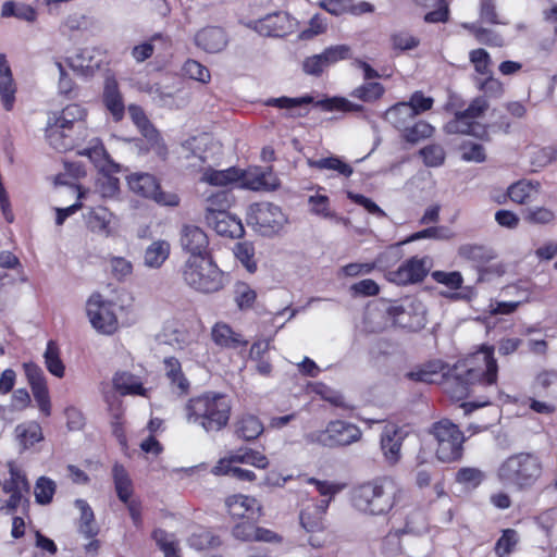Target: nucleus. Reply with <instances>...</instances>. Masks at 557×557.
Segmentation results:
<instances>
[{"label":"nucleus","mask_w":557,"mask_h":557,"mask_svg":"<svg viewBox=\"0 0 557 557\" xmlns=\"http://www.w3.org/2000/svg\"><path fill=\"white\" fill-rule=\"evenodd\" d=\"M407 492L389 476H382L354 487L351 504L360 512L384 516L404 505Z\"/></svg>","instance_id":"1"},{"label":"nucleus","mask_w":557,"mask_h":557,"mask_svg":"<svg viewBox=\"0 0 557 557\" xmlns=\"http://www.w3.org/2000/svg\"><path fill=\"white\" fill-rule=\"evenodd\" d=\"M488 108L490 103L484 97H475L466 106L460 95L448 91L444 110L451 113L454 117L445 124L444 131L447 134L470 135L483 141H490L487 125L476 121Z\"/></svg>","instance_id":"2"},{"label":"nucleus","mask_w":557,"mask_h":557,"mask_svg":"<svg viewBox=\"0 0 557 557\" xmlns=\"http://www.w3.org/2000/svg\"><path fill=\"white\" fill-rule=\"evenodd\" d=\"M184 411L189 424L198 425L207 433H216L230 422L232 401L226 394L206 392L189 398Z\"/></svg>","instance_id":"3"},{"label":"nucleus","mask_w":557,"mask_h":557,"mask_svg":"<svg viewBox=\"0 0 557 557\" xmlns=\"http://www.w3.org/2000/svg\"><path fill=\"white\" fill-rule=\"evenodd\" d=\"M543 474V462L534 453L520 451L508 456L497 468L502 485L520 492L536 485Z\"/></svg>","instance_id":"4"},{"label":"nucleus","mask_w":557,"mask_h":557,"mask_svg":"<svg viewBox=\"0 0 557 557\" xmlns=\"http://www.w3.org/2000/svg\"><path fill=\"white\" fill-rule=\"evenodd\" d=\"M182 277L200 293H215L224 286L223 272L211 257H189L182 268Z\"/></svg>","instance_id":"5"},{"label":"nucleus","mask_w":557,"mask_h":557,"mask_svg":"<svg viewBox=\"0 0 557 557\" xmlns=\"http://www.w3.org/2000/svg\"><path fill=\"white\" fill-rule=\"evenodd\" d=\"M457 366H460L467 380L475 387L492 386L497 382L498 364L494 357L493 346L483 345Z\"/></svg>","instance_id":"6"},{"label":"nucleus","mask_w":557,"mask_h":557,"mask_svg":"<svg viewBox=\"0 0 557 557\" xmlns=\"http://www.w3.org/2000/svg\"><path fill=\"white\" fill-rule=\"evenodd\" d=\"M362 432L356 424L345 420L330 421L324 430H315L304 435L309 445L336 448L360 441Z\"/></svg>","instance_id":"7"},{"label":"nucleus","mask_w":557,"mask_h":557,"mask_svg":"<svg viewBox=\"0 0 557 557\" xmlns=\"http://www.w3.org/2000/svg\"><path fill=\"white\" fill-rule=\"evenodd\" d=\"M430 433L436 440V457L443 462L459 460L463 453L465 435L451 421L447 419L435 422Z\"/></svg>","instance_id":"8"},{"label":"nucleus","mask_w":557,"mask_h":557,"mask_svg":"<svg viewBox=\"0 0 557 557\" xmlns=\"http://www.w3.org/2000/svg\"><path fill=\"white\" fill-rule=\"evenodd\" d=\"M247 223L259 234L272 236L284 227L287 216L278 206L262 201L249 206Z\"/></svg>","instance_id":"9"},{"label":"nucleus","mask_w":557,"mask_h":557,"mask_svg":"<svg viewBox=\"0 0 557 557\" xmlns=\"http://www.w3.org/2000/svg\"><path fill=\"white\" fill-rule=\"evenodd\" d=\"M425 307L417 298H406L400 305L388 308L394 322L411 331H419L425 326Z\"/></svg>","instance_id":"10"},{"label":"nucleus","mask_w":557,"mask_h":557,"mask_svg":"<svg viewBox=\"0 0 557 557\" xmlns=\"http://www.w3.org/2000/svg\"><path fill=\"white\" fill-rule=\"evenodd\" d=\"M86 310L91 325L99 333L111 335L117 330L113 305L103 300L101 295H92L87 301Z\"/></svg>","instance_id":"11"},{"label":"nucleus","mask_w":557,"mask_h":557,"mask_svg":"<svg viewBox=\"0 0 557 557\" xmlns=\"http://www.w3.org/2000/svg\"><path fill=\"white\" fill-rule=\"evenodd\" d=\"M350 57L351 49L348 45L331 46L319 54L306 58L302 62V70L308 75L320 76L325 69Z\"/></svg>","instance_id":"12"},{"label":"nucleus","mask_w":557,"mask_h":557,"mask_svg":"<svg viewBox=\"0 0 557 557\" xmlns=\"http://www.w3.org/2000/svg\"><path fill=\"white\" fill-rule=\"evenodd\" d=\"M428 257H412L401 263L397 270L388 273V280L397 285H408L422 282L429 273Z\"/></svg>","instance_id":"13"},{"label":"nucleus","mask_w":557,"mask_h":557,"mask_svg":"<svg viewBox=\"0 0 557 557\" xmlns=\"http://www.w3.org/2000/svg\"><path fill=\"white\" fill-rule=\"evenodd\" d=\"M128 113L134 124L147 139L149 149L153 150L159 158L164 160L168 156V148L144 110L137 104H129Z\"/></svg>","instance_id":"14"},{"label":"nucleus","mask_w":557,"mask_h":557,"mask_svg":"<svg viewBox=\"0 0 557 557\" xmlns=\"http://www.w3.org/2000/svg\"><path fill=\"white\" fill-rule=\"evenodd\" d=\"M295 20L287 12L278 11L253 22V29L262 36L284 37L293 33Z\"/></svg>","instance_id":"15"},{"label":"nucleus","mask_w":557,"mask_h":557,"mask_svg":"<svg viewBox=\"0 0 557 557\" xmlns=\"http://www.w3.org/2000/svg\"><path fill=\"white\" fill-rule=\"evenodd\" d=\"M408 433L396 424H386L381 433L380 445L385 461L394 466L401 458V446Z\"/></svg>","instance_id":"16"},{"label":"nucleus","mask_w":557,"mask_h":557,"mask_svg":"<svg viewBox=\"0 0 557 557\" xmlns=\"http://www.w3.org/2000/svg\"><path fill=\"white\" fill-rule=\"evenodd\" d=\"M181 246L190 257H211L209 251V238L199 226L185 224L181 230Z\"/></svg>","instance_id":"17"},{"label":"nucleus","mask_w":557,"mask_h":557,"mask_svg":"<svg viewBox=\"0 0 557 557\" xmlns=\"http://www.w3.org/2000/svg\"><path fill=\"white\" fill-rule=\"evenodd\" d=\"M239 185L251 190H274L280 182L270 168H255L248 171L240 170Z\"/></svg>","instance_id":"18"},{"label":"nucleus","mask_w":557,"mask_h":557,"mask_svg":"<svg viewBox=\"0 0 557 557\" xmlns=\"http://www.w3.org/2000/svg\"><path fill=\"white\" fill-rule=\"evenodd\" d=\"M228 513L235 519L257 521L261 516L260 503L251 496L232 495L225 499Z\"/></svg>","instance_id":"19"},{"label":"nucleus","mask_w":557,"mask_h":557,"mask_svg":"<svg viewBox=\"0 0 557 557\" xmlns=\"http://www.w3.org/2000/svg\"><path fill=\"white\" fill-rule=\"evenodd\" d=\"M79 156L87 157L101 173H119L121 165L114 162L99 138L89 141V146L78 151Z\"/></svg>","instance_id":"20"},{"label":"nucleus","mask_w":557,"mask_h":557,"mask_svg":"<svg viewBox=\"0 0 557 557\" xmlns=\"http://www.w3.org/2000/svg\"><path fill=\"white\" fill-rule=\"evenodd\" d=\"M443 389L453 400H461L475 392V386L467 380V376L460 370V366H455L443 382Z\"/></svg>","instance_id":"21"},{"label":"nucleus","mask_w":557,"mask_h":557,"mask_svg":"<svg viewBox=\"0 0 557 557\" xmlns=\"http://www.w3.org/2000/svg\"><path fill=\"white\" fill-rule=\"evenodd\" d=\"M17 84L7 55L0 53V99L5 111H12L16 100Z\"/></svg>","instance_id":"22"},{"label":"nucleus","mask_w":557,"mask_h":557,"mask_svg":"<svg viewBox=\"0 0 557 557\" xmlns=\"http://www.w3.org/2000/svg\"><path fill=\"white\" fill-rule=\"evenodd\" d=\"M102 102L115 122H120L124 117L125 104L123 96L120 91L119 83L113 76H108L104 81Z\"/></svg>","instance_id":"23"},{"label":"nucleus","mask_w":557,"mask_h":557,"mask_svg":"<svg viewBox=\"0 0 557 557\" xmlns=\"http://www.w3.org/2000/svg\"><path fill=\"white\" fill-rule=\"evenodd\" d=\"M205 221L223 237L240 238L245 233L242 220L230 212L218 213L215 216L206 218Z\"/></svg>","instance_id":"24"},{"label":"nucleus","mask_w":557,"mask_h":557,"mask_svg":"<svg viewBox=\"0 0 557 557\" xmlns=\"http://www.w3.org/2000/svg\"><path fill=\"white\" fill-rule=\"evenodd\" d=\"M211 338L216 346L225 349H237L248 345V341L225 322H216L212 326Z\"/></svg>","instance_id":"25"},{"label":"nucleus","mask_w":557,"mask_h":557,"mask_svg":"<svg viewBox=\"0 0 557 557\" xmlns=\"http://www.w3.org/2000/svg\"><path fill=\"white\" fill-rule=\"evenodd\" d=\"M163 368L172 391L178 396L187 395L190 382L185 376L180 360L175 357H166L163 359Z\"/></svg>","instance_id":"26"},{"label":"nucleus","mask_w":557,"mask_h":557,"mask_svg":"<svg viewBox=\"0 0 557 557\" xmlns=\"http://www.w3.org/2000/svg\"><path fill=\"white\" fill-rule=\"evenodd\" d=\"M196 45L209 53H218L227 45L224 30L220 27H206L195 36Z\"/></svg>","instance_id":"27"},{"label":"nucleus","mask_w":557,"mask_h":557,"mask_svg":"<svg viewBox=\"0 0 557 557\" xmlns=\"http://www.w3.org/2000/svg\"><path fill=\"white\" fill-rule=\"evenodd\" d=\"M113 387L121 395L147 396V388L144 387L139 376L127 372L117 371L112 379Z\"/></svg>","instance_id":"28"},{"label":"nucleus","mask_w":557,"mask_h":557,"mask_svg":"<svg viewBox=\"0 0 557 557\" xmlns=\"http://www.w3.org/2000/svg\"><path fill=\"white\" fill-rule=\"evenodd\" d=\"M66 62L74 72L83 76H91L100 67V60L96 59L94 50L87 48L69 57Z\"/></svg>","instance_id":"29"},{"label":"nucleus","mask_w":557,"mask_h":557,"mask_svg":"<svg viewBox=\"0 0 557 557\" xmlns=\"http://www.w3.org/2000/svg\"><path fill=\"white\" fill-rule=\"evenodd\" d=\"M14 435L22 449H28L44 440L41 426L35 421L17 424L14 429Z\"/></svg>","instance_id":"30"},{"label":"nucleus","mask_w":557,"mask_h":557,"mask_svg":"<svg viewBox=\"0 0 557 557\" xmlns=\"http://www.w3.org/2000/svg\"><path fill=\"white\" fill-rule=\"evenodd\" d=\"M86 116V110L76 103L66 106L60 112L53 113L48 121L64 128L72 131L75 123L82 122Z\"/></svg>","instance_id":"31"},{"label":"nucleus","mask_w":557,"mask_h":557,"mask_svg":"<svg viewBox=\"0 0 557 557\" xmlns=\"http://www.w3.org/2000/svg\"><path fill=\"white\" fill-rule=\"evenodd\" d=\"M263 423L253 414L240 416L235 422V435L244 441H253L263 433Z\"/></svg>","instance_id":"32"},{"label":"nucleus","mask_w":557,"mask_h":557,"mask_svg":"<svg viewBox=\"0 0 557 557\" xmlns=\"http://www.w3.org/2000/svg\"><path fill=\"white\" fill-rule=\"evenodd\" d=\"M129 189L147 199H150L160 185L158 178L150 173H133L127 177Z\"/></svg>","instance_id":"33"},{"label":"nucleus","mask_w":557,"mask_h":557,"mask_svg":"<svg viewBox=\"0 0 557 557\" xmlns=\"http://www.w3.org/2000/svg\"><path fill=\"white\" fill-rule=\"evenodd\" d=\"M307 164L311 169L332 171L346 178L350 177L354 173L352 166L338 156H330L317 160L307 159Z\"/></svg>","instance_id":"34"},{"label":"nucleus","mask_w":557,"mask_h":557,"mask_svg":"<svg viewBox=\"0 0 557 557\" xmlns=\"http://www.w3.org/2000/svg\"><path fill=\"white\" fill-rule=\"evenodd\" d=\"M112 478L117 498L122 503H128V499H132L134 487L133 481L125 467L117 462L114 463L112 467Z\"/></svg>","instance_id":"35"},{"label":"nucleus","mask_w":557,"mask_h":557,"mask_svg":"<svg viewBox=\"0 0 557 557\" xmlns=\"http://www.w3.org/2000/svg\"><path fill=\"white\" fill-rule=\"evenodd\" d=\"M233 201L234 196L230 190H220L209 195L206 198L205 219L228 212Z\"/></svg>","instance_id":"36"},{"label":"nucleus","mask_w":557,"mask_h":557,"mask_svg":"<svg viewBox=\"0 0 557 557\" xmlns=\"http://www.w3.org/2000/svg\"><path fill=\"white\" fill-rule=\"evenodd\" d=\"M239 177L240 170L235 166H231L225 170H214L212 168H208L203 172L201 181L212 186H227L237 183Z\"/></svg>","instance_id":"37"},{"label":"nucleus","mask_w":557,"mask_h":557,"mask_svg":"<svg viewBox=\"0 0 557 557\" xmlns=\"http://www.w3.org/2000/svg\"><path fill=\"white\" fill-rule=\"evenodd\" d=\"M46 138L49 145L59 152L67 151L73 147L71 132L49 121L46 126Z\"/></svg>","instance_id":"38"},{"label":"nucleus","mask_w":557,"mask_h":557,"mask_svg":"<svg viewBox=\"0 0 557 557\" xmlns=\"http://www.w3.org/2000/svg\"><path fill=\"white\" fill-rule=\"evenodd\" d=\"M113 214L103 207L94 208L87 216V225L94 233L109 236L112 232L111 222Z\"/></svg>","instance_id":"39"},{"label":"nucleus","mask_w":557,"mask_h":557,"mask_svg":"<svg viewBox=\"0 0 557 557\" xmlns=\"http://www.w3.org/2000/svg\"><path fill=\"white\" fill-rule=\"evenodd\" d=\"M462 27L474 36L476 41L488 47H503L504 37L490 28L482 27L479 23H463Z\"/></svg>","instance_id":"40"},{"label":"nucleus","mask_w":557,"mask_h":557,"mask_svg":"<svg viewBox=\"0 0 557 557\" xmlns=\"http://www.w3.org/2000/svg\"><path fill=\"white\" fill-rule=\"evenodd\" d=\"M414 117L413 109L406 102L396 103L385 112V119L399 131H404Z\"/></svg>","instance_id":"41"},{"label":"nucleus","mask_w":557,"mask_h":557,"mask_svg":"<svg viewBox=\"0 0 557 557\" xmlns=\"http://www.w3.org/2000/svg\"><path fill=\"white\" fill-rule=\"evenodd\" d=\"M228 463H246L258 469H267L269 460L265 455L251 448H239L230 454Z\"/></svg>","instance_id":"42"},{"label":"nucleus","mask_w":557,"mask_h":557,"mask_svg":"<svg viewBox=\"0 0 557 557\" xmlns=\"http://www.w3.org/2000/svg\"><path fill=\"white\" fill-rule=\"evenodd\" d=\"M458 255L478 267L484 265L495 258L494 251L483 245L466 244L459 247Z\"/></svg>","instance_id":"43"},{"label":"nucleus","mask_w":557,"mask_h":557,"mask_svg":"<svg viewBox=\"0 0 557 557\" xmlns=\"http://www.w3.org/2000/svg\"><path fill=\"white\" fill-rule=\"evenodd\" d=\"M170 255V244L165 240L153 242L145 251V264L149 268H160Z\"/></svg>","instance_id":"44"},{"label":"nucleus","mask_w":557,"mask_h":557,"mask_svg":"<svg viewBox=\"0 0 557 557\" xmlns=\"http://www.w3.org/2000/svg\"><path fill=\"white\" fill-rule=\"evenodd\" d=\"M75 506L81 511L79 532L86 537H95L98 534V528L94 524L95 516L91 507L85 499H76Z\"/></svg>","instance_id":"45"},{"label":"nucleus","mask_w":557,"mask_h":557,"mask_svg":"<svg viewBox=\"0 0 557 557\" xmlns=\"http://www.w3.org/2000/svg\"><path fill=\"white\" fill-rule=\"evenodd\" d=\"M384 92L385 88L381 83L366 82L362 85L356 87L350 92V97L359 99L362 102L372 103L382 98Z\"/></svg>","instance_id":"46"},{"label":"nucleus","mask_w":557,"mask_h":557,"mask_svg":"<svg viewBox=\"0 0 557 557\" xmlns=\"http://www.w3.org/2000/svg\"><path fill=\"white\" fill-rule=\"evenodd\" d=\"M10 478L5 480L2 484V490L4 493H28L30 490V485L25 473L16 468L15 466L10 463Z\"/></svg>","instance_id":"47"},{"label":"nucleus","mask_w":557,"mask_h":557,"mask_svg":"<svg viewBox=\"0 0 557 557\" xmlns=\"http://www.w3.org/2000/svg\"><path fill=\"white\" fill-rule=\"evenodd\" d=\"M187 541L189 546L197 550H205L220 545L219 536L205 528H198L189 535Z\"/></svg>","instance_id":"48"},{"label":"nucleus","mask_w":557,"mask_h":557,"mask_svg":"<svg viewBox=\"0 0 557 557\" xmlns=\"http://www.w3.org/2000/svg\"><path fill=\"white\" fill-rule=\"evenodd\" d=\"M539 183L530 181H518L508 187L507 195L516 203L523 205L529 201L531 195L536 191Z\"/></svg>","instance_id":"49"},{"label":"nucleus","mask_w":557,"mask_h":557,"mask_svg":"<svg viewBox=\"0 0 557 557\" xmlns=\"http://www.w3.org/2000/svg\"><path fill=\"white\" fill-rule=\"evenodd\" d=\"M45 363L48 371L57 377H63L65 367L60 358V350L54 341H49L44 354Z\"/></svg>","instance_id":"50"},{"label":"nucleus","mask_w":557,"mask_h":557,"mask_svg":"<svg viewBox=\"0 0 557 557\" xmlns=\"http://www.w3.org/2000/svg\"><path fill=\"white\" fill-rule=\"evenodd\" d=\"M315 104L326 112H361L364 109L362 104L351 102L344 97L327 98L318 101Z\"/></svg>","instance_id":"51"},{"label":"nucleus","mask_w":557,"mask_h":557,"mask_svg":"<svg viewBox=\"0 0 557 557\" xmlns=\"http://www.w3.org/2000/svg\"><path fill=\"white\" fill-rule=\"evenodd\" d=\"M233 252L236 260H238L249 273H255L257 271L255 247L251 243L240 242L235 244Z\"/></svg>","instance_id":"52"},{"label":"nucleus","mask_w":557,"mask_h":557,"mask_svg":"<svg viewBox=\"0 0 557 557\" xmlns=\"http://www.w3.org/2000/svg\"><path fill=\"white\" fill-rule=\"evenodd\" d=\"M440 370L441 364L438 362H429L407 372L406 377L410 381L432 384L435 382V376L438 375Z\"/></svg>","instance_id":"53"},{"label":"nucleus","mask_w":557,"mask_h":557,"mask_svg":"<svg viewBox=\"0 0 557 557\" xmlns=\"http://www.w3.org/2000/svg\"><path fill=\"white\" fill-rule=\"evenodd\" d=\"M1 15L3 17L15 16L27 22H34L37 18V12L33 7L24 3L16 4L13 1L3 3Z\"/></svg>","instance_id":"54"},{"label":"nucleus","mask_w":557,"mask_h":557,"mask_svg":"<svg viewBox=\"0 0 557 557\" xmlns=\"http://www.w3.org/2000/svg\"><path fill=\"white\" fill-rule=\"evenodd\" d=\"M403 132V138L410 143V144H417L423 139H426L432 136L434 128L431 124L419 121L413 123L412 125L409 124Z\"/></svg>","instance_id":"55"},{"label":"nucleus","mask_w":557,"mask_h":557,"mask_svg":"<svg viewBox=\"0 0 557 557\" xmlns=\"http://www.w3.org/2000/svg\"><path fill=\"white\" fill-rule=\"evenodd\" d=\"M537 525L545 532L550 545H556L557 536V509L553 508L536 517Z\"/></svg>","instance_id":"56"},{"label":"nucleus","mask_w":557,"mask_h":557,"mask_svg":"<svg viewBox=\"0 0 557 557\" xmlns=\"http://www.w3.org/2000/svg\"><path fill=\"white\" fill-rule=\"evenodd\" d=\"M519 542V534L513 529H506L495 544V554L498 557H509Z\"/></svg>","instance_id":"57"},{"label":"nucleus","mask_w":557,"mask_h":557,"mask_svg":"<svg viewBox=\"0 0 557 557\" xmlns=\"http://www.w3.org/2000/svg\"><path fill=\"white\" fill-rule=\"evenodd\" d=\"M234 295V300L240 310L250 309L257 299L256 290L245 282L235 284Z\"/></svg>","instance_id":"58"},{"label":"nucleus","mask_w":557,"mask_h":557,"mask_svg":"<svg viewBox=\"0 0 557 557\" xmlns=\"http://www.w3.org/2000/svg\"><path fill=\"white\" fill-rule=\"evenodd\" d=\"M55 483L47 478L40 476L35 484V499L39 505H48L52 502L55 493Z\"/></svg>","instance_id":"59"},{"label":"nucleus","mask_w":557,"mask_h":557,"mask_svg":"<svg viewBox=\"0 0 557 557\" xmlns=\"http://www.w3.org/2000/svg\"><path fill=\"white\" fill-rule=\"evenodd\" d=\"M469 60L479 75L488 76L492 74V59L485 49L479 48L471 50L469 53Z\"/></svg>","instance_id":"60"},{"label":"nucleus","mask_w":557,"mask_h":557,"mask_svg":"<svg viewBox=\"0 0 557 557\" xmlns=\"http://www.w3.org/2000/svg\"><path fill=\"white\" fill-rule=\"evenodd\" d=\"M214 469L215 473L227 474L239 481L252 482L256 480V474L253 471L234 467L232 463L227 462V459L221 460Z\"/></svg>","instance_id":"61"},{"label":"nucleus","mask_w":557,"mask_h":557,"mask_svg":"<svg viewBox=\"0 0 557 557\" xmlns=\"http://www.w3.org/2000/svg\"><path fill=\"white\" fill-rule=\"evenodd\" d=\"M475 86L480 91L484 94V98H500L504 94V86L503 84L497 79L494 78L491 75L486 76L485 78H474Z\"/></svg>","instance_id":"62"},{"label":"nucleus","mask_w":557,"mask_h":557,"mask_svg":"<svg viewBox=\"0 0 557 557\" xmlns=\"http://www.w3.org/2000/svg\"><path fill=\"white\" fill-rule=\"evenodd\" d=\"M300 523L307 532H320L324 530V520L318 515L317 509L307 506L300 512Z\"/></svg>","instance_id":"63"},{"label":"nucleus","mask_w":557,"mask_h":557,"mask_svg":"<svg viewBox=\"0 0 557 557\" xmlns=\"http://www.w3.org/2000/svg\"><path fill=\"white\" fill-rule=\"evenodd\" d=\"M461 159L467 162L482 163L486 160L483 145L467 140L460 146Z\"/></svg>","instance_id":"64"}]
</instances>
